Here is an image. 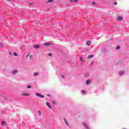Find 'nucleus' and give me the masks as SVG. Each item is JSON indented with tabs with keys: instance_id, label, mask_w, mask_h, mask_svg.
Masks as SVG:
<instances>
[{
	"instance_id": "28",
	"label": "nucleus",
	"mask_w": 129,
	"mask_h": 129,
	"mask_svg": "<svg viewBox=\"0 0 129 129\" xmlns=\"http://www.w3.org/2000/svg\"><path fill=\"white\" fill-rule=\"evenodd\" d=\"M2 46H3V45H2V43H0V46L2 47Z\"/></svg>"
},
{
	"instance_id": "6",
	"label": "nucleus",
	"mask_w": 129,
	"mask_h": 129,
	"mask_svg": "<svg viewBox=\"0 0 129 129\" xmlns=\"http://www.w3.org/2000/svg\"><path fill=\"white\" fill-rule=\"evenodd\" d=\"M94 56V55H93V54H91L89 55L87 58V59H90V58H93Z\"/></svg>"
},
{
	"instance_id": "2",
	"label": "nucleus",
	"mask_w": 129,
	"mask_h": 129,
	"mask_svg": "<svg viewBox=\"0 0 129 129\" xmlns=\"http://www.w3.org/2000/svg\"><path fill=\"white\" fill-rule=\"evenodd\" d=\"M116 21H118V22H120V21H122V17H118L116 18Z\"/></svg>"
},
{
	"instance_id": "3",
	"label": "nucleus",
	"mask_w": 129,
	"mask_h": 129,
	"mask_svg": "<svg viewBox=\"0 0 129 129\" xmlns=\"http://www.w3.org/2000/svg\"><path fill=\"white\" fill-rule=\"evenodd\" d=\"M46 105L48 106V108H50V109H52V107H51V106L50 105V104L49 103V102H46Z\"/></svg>"
},
{
	"instance_id": "19",
	"label": "nucleus",
	"mask_w": 129,
	"mask_h": 129,
	"mask_svg": "<svg viewBox=\"0 0 129 129\" xmlns=\"http://www.w3.org/2000/svg\"><path fill=\"white\" fill-rule=\"evenodd\" d=\"M52 2H53V1L52 0H49L47 2V3H52Z\"/></svg>"
},
{
	"instance_id": "16",
	"label": "nucleus",
	"mask_w": 129,
	"mask_h": 129,
	"mask_svg": "<svg viewBox=\"0 0 129 129\" xmlns=\"http://www.w3.org/2000/svg\"><path fill=\"white\" fill-rule=\"evenodd\" d=\"M116 50H118L119 49H120V46H116Z\"/></svg>"
},
{
	"instance_id": "13",
	"label": "nucleus",
	"mask_w": 129,
	"mask_h": 129,
	"mask_svg": "<svg viewBox=\"0 0 129 129\" xmlns=\"http://www.w3.org/2000/svg\"><path fill=\"white\" fill-rule=\"evenodd\" d=\"M73 2H75V3H77V2H78V1H77V0H75V1L71 0L70 1V3H73Z\"/></svg>"
},
{
	"instance_id": "8",
	"label": "nucleus",
	"mask_w": 129,
	"mask_h": 129,
	"mask_svg": "<svg viewBox=\"0 0 129 129\" xmlns=\"http://www.w3.org/2000/svg\"><path fill=\"white\" fill-rule=\"evenodd\" d=\"M83 124L84 126H85V128L88 129V126L87 125V124H86L85 123H83Z\"/></svg>"
},
{
	"instance_id": "23",
	"label": "nucleus",
	"mask_w": 129,
	"mask_h": 129,
	"mask_svg": "<svg viewBox=\"0 0 129 129\" xmlns=\"http://www.w3.org/2000/svg\"><path fill=\"white\" fill-rule=\"evenodd\" d=\"M114 6H116V5H117V3H116V2H114Z\"/></svg>"
},
{
	"instance_id": "9",
	"label": "nucleus",
	"mask_w": 129,
	"mask_h": 129,
	"mask_svg": "<svg viewBox=\"0 0 129 129\" xmlns=\"http://www.w3.org/2000/svg\"><path fill=\"white\" fill-rule=\"evenodd\" d=\"M34 48H35V49H39V48H40V45H34Z\"/></svg>"
},
{
	"instance_id": "7",
	"label": "nucleus",
	"mask_w": 129,
	"mask_h": 129,
	"mask_svg": "<svg viewBox=\"0 0 129 129\" xmlns=\"http://www.w3.org/2000/svg\"><path fill=\"white\" fill-rule=\"evenodd\" d=\"M86 83V84H90V83H91V81H90V80H87Z\"/></svg>"
},
{
	"instance_id": "11",
	"label": "nucleus",
	"mask_w": 129,
	"mask_h": 129,
	"mask_svg": "<svg viewBox=\"0 0 129 129\" xmlns=\"http://www.w3.org/2000/svg\"><path fill=\"white\" fill-rule=\"evenodd\" d=\"M22 95H24V96H29V95H30V94H29L23 93V94H22Z\"/></svg>"
},
{
	"instance_id": "20",
	"label": "nucleus",
	"mask_w": 129,
	"mask_h": 129,
	"mask_svg": "<svg viewBox=\"0 0 129 129\" xmlns=\"http://www.w3.org/2000/svg\"><path fill=\"white\" fill-rule=\"evenodd\" d=\"M52 104L53 105H55V101H52Z\"/></svg>"
},
{
	"instance_id": "25",
	"label": "nucleus",
	"mask_w": 129,
	"mask_h": 129,
	"mask_svg": "<svg viewBox=\"0 0 129 129\" xmlns=\"http://www.w3.org/2000/svg\"><path fill=\"white\" fill-rule=\"evenodd\" d=\"M31 86H27V88H31Z\"/></svg>"
},
{
	"instance_id": "22",
	"label": "nucleus",
	"mask_w": 129,
	"mask_h": 129,
	"mask_svg": "<svg viewBox=\"0 0 129 129\" xmlns=\"http://www.w3.org/2000/svg\"><path fill=\"white\" fill-rule=\"evenodd\" d=\"M48 56H49V57H52V53H49Z\"/></svg>"
},
{
	"instance_id": "12",
	"label": "nucleus",
	"mask_w": 129,
	"mask_h": 129,
	"mask_svg": "<svg viewBox=\"0 0 129 129\" xmlns=\"http://www.w3.org/2000/svg\"><path fill=\"white\" fill-rule=\"evenodd\" d=\"M44 46H49L51 45V43H45L44 44Z\"/></svg>"
},
{
	"instance_id": "24",
	"label": "nucleus",
	"mask_w": 129,
	"mask_h": 129,
	"mask_svg": "<svg viewBox=\"0 0 129 129\" xmlns=\"http://www.w3.org/2000/svg\"><path fill=\"white\" fill-rule=\"evenodd\" d=\"M80 61H81L82 62V61H83L82 57H80Z\"/></svg>"
},
{
	"instance_id": "14",
	"label": "nucleus",
	"mask_w": 129,
	"mask_h": 129,
	"mask_svg": "<svg viewBox=\"0 0 129 129\" xmlns=\"http://www.w3.org/2000/svg\"><path fill=\"white\" fill-rule=\"evenodd\" d=\"M5 124H6V122H5V121H3L2 122V125H5Z\"/></svg>"
},
{
	"instance_id": "26",
	"label": "nucleus",
	"mask_w": 129,
	"mask_h": 129,
	"mask_svg": "<svg viewBox=\"0 0 129 129\" xmlns=\"http://www.w3.org/2000/svg\"><path fill=\"white\" fill-rule=\"evenodd\" d=\"M29 57H30V58H33V55H30L29 56Z\"/></svg>"
},
{
	"instance_id": "27",
	"label": "nucleus",
	"mask_w": 129,
	"mask_h": 129,
	"mask_svg": "<svg viewBox=\"0 0 129 129\" xmlns=\"http://www.w3.org/2000/svg\"><path fill=\"white\" fill-rule=\"evenodd\" d=\"M92 5H95V2H92Z\"/></svg>"
},
{
	"instance_id": "4",
	"label": "nucleus",
	"mask_w": 129,
	"mask_h": 129,
	"mask_svg": "<svg viewBox=\"0 0 129 129\" xmlns=\"http://www.w3.org/2000/svg\"><path fill=\"white\" fill-rule=\"evenodd\" d=\"M18 73V70H15L13 71L12 74H13V75H15V74H16V73Z\"/></svg>"
},
{
	"instance_id": "1",
	"label": "nucleus",
	"mask_w": 129,
	"mask_h": 129,
	"mask_svg": "<svg viewBox=\"0 0 129 129\" xmlns=\"http://www.w3.org/2000/svg\"><path fill=\"white\" fill-rule=\"evenodd\" d=\"M35 95L37 96H38V97H41V98H44V96L43 95H41V94L38 93H36Z\"/></svg>"
},
{
	"instance_id": "29",
	"label": "nucleus",
	"mask_w": 129,
	"mask_h": 129,
	"mask_svg": "<svg viewBox=\"0 0 129 129\" xmlns=\"http://www.w3.org/2000/svg\"><path fill=\"white\" fill-rule=\"evenodd\" d=\"M28 56H29V54H28V55H27V57H28Z\"/></svg>"
},
{
	"instance_id": "10",
	"label": "nucleus",
	"mask_w": 129,
	"mask_h": 129,
	"mask_svg": "<svg viewBox=\"0 0 129 129\" xmlns=\"http://www.w3.org/2000/svg\"><path fill=\"white\" fill-rule=\"evenodd\" d=\"M39 75V73L38 72H36L34 73V76H38Z\"/></svg>"
},
{
	"instance_id": "21",
	"label": "nucleus",
	"mask_w": 129,
	"mask_h": 129,
	"mask_svg": "<svg viewBox=\"0 0 129 129\" xmlns=\"http://www.w3.org/2000/svg\"><path fill=\"white\" fill-rule=\"evenodd\" d=\"M64 120V122L66 123V124H67V125H68V123H67V121H66V120Z\"/></svg>"
},
{
	"instance_id": "5",
	"label": "nucleus",
	"mask_w": 129,
	"mask_h": 129,
	"mask_svg": "<svg viewBox=\"0 0 129 129\" xmlns=\"http://www.w3.org/2000/svg\"><path fill=\"white\" fill-rule=\"evenodd\" d=\"M86 45H87V46H90V45L91 44V41H87L86 42Z\"/></svg>"
},
{
	"instance_id": "18",
	"label": "nucleus",
	"mask_w": 129,
	"mask_h": 129,
	"mask_svg": "<svg viewBox=\"0 0 129 129\" xmlns=\"http://www.w3.org/2000/svg\"><path fill=\"white\" fill-rule=\"evenodd\" d=\"M123 73H124V72H120L119 73V75H121V74H123Z\"/></svg>"
},
{
	"instance_id": "17",
	"label": "nucleus",
	"mask_w": 129,
	"mask_h": 129,
	"mask_svg": "<svg viewBox=\"0 0 129 129\" xmlns=\"http://www.w3.org/2000/svg\"><path fill=\"white\" fill-rule=\"evenodd\" d=\"M14 56H16V57H18V54L16 52H14Z\"/></svg>"
},
{
	"instance_id": "15",
	"label": "nucleus",
	"mask_w": 129,
	"mask_h": 129,
	"mask_svg": "<svg viewBox=\"0 0 129 129\" xmlns=\"http://www.w3.org/2000/svg\"><path fill=\"white\" fill-rule=\"evenodd\" d=\"M38 113L39 115H42V113H41V111H38Z\"/></svg>"
}]
</instances>
